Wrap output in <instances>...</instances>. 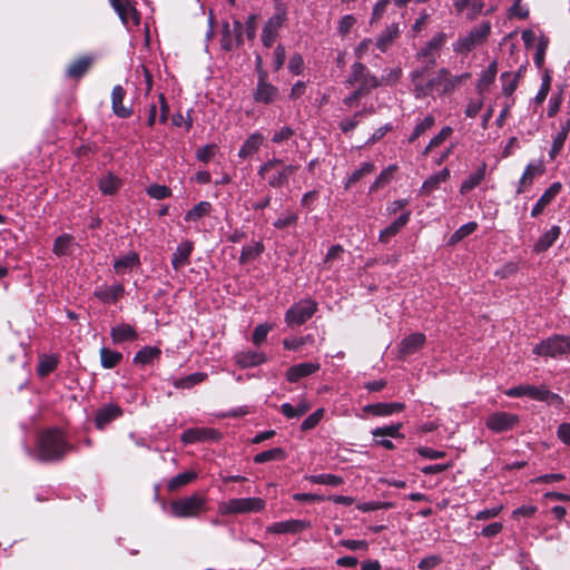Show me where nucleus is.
<instances>
[{
	"label": "nucleus",
	"mask_w": 570,
	"mask_h": 570,
	"mask_svg": "<svg viewBox=\"0 0 570 570\" xmlns=\"http://www.w3.org/2000/svg\"><path fill=\"white\" fill-rule=\"evenodd\" d=\"M278 96V88L267 81V72L259 71L257 86L253 92V99L255 102L268 105L274 102Z\"/></svg>",
	"instance_id": "nucleus-12"
},
{
	"label": "nucleus",
	"mask_w": 570,
	"mask_h": 570,
	"mask_svg": "<svg viewBox=\"0 0 570 570\" xmlns=\"http://www.w3.org/2000/svg\"><path fill=\"white\" fill-rule=\"evenodd\" d=\"M139 255L135 252H129L114 262V269L117 274H125L139 266Z\"/></svg>",
	"instance_id": "nucleus-38"
},
{
	"label": "nucleus",
	"mask_w": 570,
	"mask_h": 570,
	"mask_svg": "<svg viewBox=\"0 0 570 570\" xmlns=\"http://www.w3.org/2000/svg\"><path fill=\"white\" fill-rule=\"evenodd\" d=\"M450 169L446 167L438 173L432 174L423 181L420 188V194L425 196L431 195L433 191L440 188L442 183H445L450 178Z\"/></svg>",
	"instance_id": "nucleus-26"
},
{
	"label": "nucleus",
	"mask_w": 570,
	"mask_h": 570,
	"mask_svg": "<svg viewBox=\"0 0 570 570\" xmlns=\"http://www.w3.org/2000/svg\"><path fill=\"white\" fill-rule=\"evenodd\" d=\"M284 459H285L284 450L282 448H274V449L257 453L254 456V462L257 464H262V463H265L268 461L284 460Z\"/></svg>",
	"instance_id": "nucleus-53"
},
{
	"label": "nucleus",
	"mask_w": 570,
	"mask_h": 570,
	"mask_svg": "<svg viewBox=\"0 0 570 570\" xmlns=\"http://www.w3.org/2000/svg\"><path fill=\"white\" fill-rule=\"evenodd\" d=\"M233 24L234 27L232 29L228 22L223 23L220 46L226 51H230L242 43L243 26L237 20H235Z\"/></svg>",
	"instance_id": "nucleus-16"
},
{
	"label": "nucleus",
	"mask_w": 570,
	"mask_h": 570,
	"mask_svg": "<svg viewBox=\"0 0 570 570\" xmlns=\"http://www.w3.org/2000/svg\"><path fill=\"white\" fill-rule=\"evenodd\" d=\"M402 429V423H395L384 426H379L372 430L373 438H382V436H389V438H404V435L400 432Z\"/></svg>",
	"instance_id": "nucleus-49"
},
{
	"label": "nucleus",
	"mask_w": 570,
	"mask_h": 570,
	"mask_svg": "<svg viewBox=\"0 0 570 570\" xmlns=\"http://www.w3.org/2000/svg\"><path fill=\"white\" fill-rule=\"evenodd\" d=\"M520 72L505 71L500 76L502 92L504 96H511L518 88Z\"/></svg>",
	"instance_id": "nucleus-46"
},
{
	"label": "nucleus",
	"mask_w": 570,
	"mask_h": 570,
	"mask_svg": "<svg viewBox=\"0 0 570 570\" xmlns=\"http://www.w3.org/2000/svg\"><path fill=\"white\" fill-rule=\"evenodd\" d=\"M212 209L213 206L209 202H199L185 214L184 220L187 223H196L202 218L206 217L207 215H209Z\"/></svg>",
	"instance_id": "nucleus-43"
},
{
	"label": "nucleus",
	"mask_w": 570,
	"mask_h": 570,
	"mask_svg": "<svg viewBox=\"0 0 570 570\" xmlns=\"http://www.w3.org/2000/svg\"><path fill=\"white\" fill-rule=\"evenodd\" d=\"M324 409H317L315 412L309 414L301 424V430L308 431L314 429L324 416Z\"/></svg>",
	"instance_id": "nucleus-63"
},
{
	"label": "nucleus",
	"mask_w": 570,
	"mask_h": 570,
	"mask_svg": "<svg viewBox=\"0 0 570 570\" xmlns=\"http://www.w3.org/2000/svg\"><path fill=\"white\" fill-rule=\"evenodd\" d=\"M320 367V364L316 362H305L293 365L286 371V380L291 383H296L301 379L316 373Z\"/></svg>",
	"instance_id": "nucleus-22"
},
{
	"label": "nucleus",
	"mask_w": 570,
	"mask_h": 570,
	"mask_svg": "<svg viewBox=\"0 0 570 570\" xmlns=\"http://www.w3.org/2000/svg\"><path fill=\"white\" fill-rule=\"evenodd\" d=\"M435 124V118L432 115L425 116L422 120H420L412 134L409 136V142L415 141L421 135H423L426 130L431 129Z\"/></svg>",
	"instance_id": "nucleus-50"
},
{
	"label": "nucleus",
	"mask_w": 570,
	"mask_h": 570,
	"mask_svg": "<svg viewBox=\"0 0 570 570\" xmlns=\"http://www.w3.org/2000/svg\"><path fill=\"white\" fill-rule=\"evenodd\" d=\"M125 294V287L118 283L114 285H101L96 287L94 295L105 304L117 302Z\"/></svg>",
	"instance_id": "nucleus-21"
},
{
	"label": "nucleus",
	"mask_w": 570,
	"mask_h": 570,
	"mask_svg": "<svg viewBox=\"0 0 570 570\" xmlns=\"http://www.w3.org/2000/svg\"><path fill=\"white\" fill-rule=\"evenodd\" d=\"M544 173V165L542 160H537L529 163L519 180V187L517 188V194L522 193L523 186H529L533 183V179L537 176H540Z\"/></svg>",
	"instance_id": "nucleus-31"
},
{
	"label": "nucleus",
	"mask_w": 570,
	"mask_h": 570,
	"mask_svg": "<svg viewBox=\"0 0 570 570\" xmlns=\"http://www.w3.org/2000/svg\"><path fill=\"white\" fill-rule=\"evenodd\" d=\"M560 234V227L557 225L552 226L549 230H547L542 236L539 237V239L534 244V250L537 253L546 252L559 238Z\"/></svg>",
	"instance_id": "nucleus-40"
},
{
	"label": "nucleus",
	"mask_w": 570,
	"mask_h": 570,
	"mask_svg": "<svg viewBox=\"0 0 570 570\" xmlns=\"http://www.w3.org/2000/svg\"><path fill=\"white\" fill-rule=\"evenodd\" d=\"M298 168V165L288 164L272 170L269 174L265 175L264 178L271 187L281 188L288 183L289 177L294 175Z\"/></svg>",
	"instance_id": "nucleus-18"
},
{
	"label": "nucleus",
	"mask_w": 570,
	"mask_h": 570,
	"mask_svg": "<svg viewBox=\"0 0 570 570\" xmlns=\"http://www.w3.org/2000/svg\"><path fill=\"white\" fill-rule=\"evenodd\" d=\"M100 365L104 368L110 370L116 367L122 360V354L118 351L108 347H100L99 350Z\"/></svg>",
	"instance_id": "nucleus-45"
},
{
	"label": "nucleus",
	"mask_w": 570,
	"mask_h": 570,
	"mask_svg": "<svg viewBox=\"0 0 570 570\" xmlns=\"http://www.w3.org/2000/svg\"><path fill=\"white\" fill-rule=\"evenodd\" d=\"M404 409L405 404L402 402H380L366 404L363 406L362 411L374 416H390L394 413L402 412Z\"/></svg>",
	"instance_id": "nucleus-20"
},
{
	"label": "nucleus",
	"mask_w": 570,
	"mask_h": 570,
	"mask_svg": "<svg viewBox=\"0 0 570 570\" xmlns=\"http://www.w3.org/2000/svg\"><path fill=\"white\" fill-rule=\"evenodd\" d=\"M206 379H207L206 373L196 372V373L189 374L185 377L177 380L175 382V386L177 389H190L194 385L202 383Z\"/></svg>",
	"instance_id": "nucleus-55"
},
{
	"label": "nucleus",
	"mask_w": 570,
	"mask_h": 570,
	"mask_svg": "<svg viewBox=\"0 0 570 570\" xmlns=\"http://www.w3.org/2000/svg\"><path fill=\"white\" fill-rule=\"evenodd\" d=\"M446 36L439 32L421 49L419 56L429 58L434 51L439 50L445 42Z\"/></svg>",
	"instance_id": "nucleus-48"
},
{
	"label": "nucleus",
	"mask_w": 570,
	"mask_h": 570,
	"mask_svg": "<svg viewBox=\"0 0 570 570\" xmlns=\"http://www.w3.org/2000/svg\"><path fill=\"white\" fill-rule=\"evenodd\" d=\"M373 112H374L373 107L358 110V111L354 112L353 116L342 119L338 124V128L342 130V132L347 134L357 127V125L361 121V118H363L366 115H371Z\"/></svg>",
	"instance_id": "nucleus-41"
},
{
	"label": "nucleus",
	"mask_w": 570,
	"mask_h": 570,
	"mask_svg": "<svg viewBox=\"0 0 570 570\" xmlns=\"http://www.w3.org/2000/svg\"><path fill=\"white\" fill-rule=\"evenodd\" d=\"M264 250L262 243H255L253 245H246L242 248L239 261L244 263L250 258H255L261 255Z\"/></svg>",
	"instance_id": "nucleus-62"
},
{
	"label": "nucleus",
	"mask_w": 570,
	"mask_h": 570,
	"mask_svg": "<svg viewBox=\"0 0 570 570\" xmlns=\"http://www.w3.org/2000/svg\"><path fill=\"white\" fill-rule=\"evenodd\" d=\"M309 409L311 403L305 399H301L296 405L283 403L279 407L282 414L287 419H297L304 415Z\"/></svg>",
	"instance_id": "nucleus-39"
},
{
	"label": "nucleus",
	"mask_w": 570,
	"mask_h": 570,
	"mask_svg": "<svg viewBox=\"0 0 570 570\" xmlns=\"http://www.w3.org/2000/svg\"><path fill=\"white\" fill-rule=\"evenodd\" d=\"M562 185L559 181H556L550 185V187L540 196L538 202L531 209V216H539L544 208L557 197V195L561 191Z\"/></svg>",
	"instance_id": "nucleus-27"
},
{
	"label": "nucleus",
	"mask_w": 570,
	"mask_h": 570,
	"mask_svg": "<svg viewBox=\"0 0 570 570\" xmlns=\"http://www.w3.org/2000/svg\"><path fill=\"white\" fill-rule=\"evenodd\" d=\"M504 394L509 397H523L528 396L531 400L539 402H547L553 406H561L563 403L562 397L551 392L546 385H530V384H520L518 386L510 387L504 391Z\"/></svg>",
	"instance_id": "nucleus-3"
},
{
	"label": "nucleus",
	"mask_w": 570,
	"mask_h": 570,
	"mask_svg": "<svg viewBox=\"0 0 570 570\" xmlns=\"http://www.w3.org/2000/svg\"><path fill=\"white\" fill-rule=\"evenodd\" d=\"M497 73H498V65L495 61H492L487 67V69H484L481 72V75L479 77V80L476 83V91L480 95H483L484 92H487L489 90V88L491 87V85H493Z\"/></svg>",
	"instance_id": "nucleus-35"
},
{
	"label": "nucleus",
	"mask_w": 570,
	"mask_h": 570,
	"mask_svg": "<svg viewBox=\"0 0 570 570\" xmlns=\"http://www.w3.org/2000/svg\"><path fill=\"white\" fill-rule=\"evenodd\" d=\"M146 193L149 197L161 200L171 196L169 187L159 184H151L146 188Z\"/></svg>",
	"instance_id": "nucleus-58"
},
{
	"label": "nucleus",
	"mask_w": 570,
	"mask_h": 570,
	"mask_svg": "<svg viewBox=\"0 0 570 570\" xmlns=\"http://www.w3.org/2000/svg\"><path fill=\"white\" fill-rule=\"evenodd\" d=\"M58 360L53 355H42L37 366L39 376L45 377L56 370Z\"/></svg>",
	"instance_id": "nucleus-52"
},
{
	"label": "nucleus",
	"mask_w": 570,
	"mask_h": 570,
	"mask_svg": "<svg viewBox=\"0 0 570 570\" xmlns=\"http://www.w3.org/2000/svg\"><path fill=\"white\" fill-rule=\"evenodd\" d=\"M570 132V115L567 117H561L558 119V128L556 132L552 135V144L549 150L550 159H556V157L561 153L564 147V142Z\"/></svg>",
	"instance_id": "nucleus-13"
},
{
	"label": "nucleus",
	"mask_w": 570,
	"mask_h": 570,
	"mask_svg": "<svg viewBox=\"0 0 570 570\" xmlns=\"http://www.w3.org/2000/svg\"><path fill=\"white\" fill-rule=\"evenodd\" d=\"M532 353L537 356L559 357L570 354V335H552L542 340L533 348Z\"/></svg>",
	"instance_id": "nucleus-5"
},
{
	"label": "nucleus",
	"mask_w": 570,
	"mask_h": 570,
	"mask_svg": "<svg viewBox=\"0 0 570 570\" xmlns=\"http://www.w3.org/2000/svg\"><path fill=\"white\" fill-rule=\"evenodd\" d=\"M205 498L193 494L170 503V512L176 518H194L205 510Z\"/></svg>",
	"instance_id": "nucleus-8"
},
{
	"label": "nucleus",
	"mask_w": 570,
	"mask_h": 570,
	"mask_svg": "<svg viewBox=\"0 0 570 570\" xmlns=\"http://www.w3.org/2000/svg\"><path fill=\"white\" fill-rule=\"evenodd\" d=\"M491 32L490 22L485 21L472 28L465 36L460 37L453 43V51L466 55L478 46L482 45Z\"/></svg>",
	"instance_id": "nucleus-4"
},
{
	"label": "nucleus",
	"mask_w": 570,
	"mask_h": 570,
	"mask_svg": "<svg viewBox=\"0 0 570 570\" xmlns=\"http://www.w3.org/2000/svg\"><path fill=\"white\" fill-rule=\"evenodd\" d=\"M98 185L104 195H112L120 187V180L114 174L109 173L99 179Z\"/></svg>",
	"instance_id": "nucleus-47"
},
{
	"label": "nucleus",
	"mask_w": 570,
	"mask_h": 570,
	"mask_svg": "<svg viewBox=\"0 0 570 570\" xmlns=\"http://www.w3.org/2000/svg\"><path fill=\"white\" fill-rule=\"evenodd\" d=\"M161 350L157 346H145L140 348L134 356L132 362L140 366L151 364L154 361L159 360Z\"/></svg>",
	"instance_id": "nucleus-37"
},
{
	"label": "nucleus",
	"mask_w": 570,
	"mask_h": 570,
	"mask_svg": "<svg viewBox=\"0 0 570 570\" xmlns=\"http://www.w3.org/2000/svg\"><path fill=\"white\" fill-rule=\"evenodd\" d=\"M318 305L312 298H304L294 303L285 313V323L289 327L305 324L317 312Z\"/></svg>",
	"instance_id": "nucleus-7"
},
{
	"label": "nucleus",
	"mask_w": 570,
	"mask_h": 570,
	"mask_svg": "<svg viewBox=\"0 0 570 570\" xmlns=\"http://www.w3.org/2000/svg\"><path fill=\"white\" fill-rule=\"evenodd\" d=\"M286 19V9L282 4H277L274 14L265 22L262 30L261 39L264 47L271 48L274 45Z\"/></svg>",
	"instance_id": "nucleus-10"
},
{
	"label": "nucleus",
	"mask_w": 570,
	"mask_h": 570,
	"mask_svg": "<svg viewBox=\"0 0 570 570\" xmlns=\"http://www.w3.org/2000/svg\"><path fill=\"white\" fill-rule=\"evenodd\" d=\"M75 239L70 234H62L56 238L52 252L57 256L70 255L73 250Z\"/></svg>",
	"instance_id": "nucleus-44"
},
{
	"label": "nucleus",
	"mask_w": 570,
	"mask_h": 570,
	"mask_svg": "<svg viewBox=\"0 0 570 570\" xmlns=\"http://www.w3.org/2000/svg\"><path fill=\"white\" fill-rule=\"evenodd\" d=\"M374 164L366 161L361 165L360 168L354 170L345 181V188H350L353 184L358 181L361 178H363L365 175L371 174L374 170Z\"/></svg>",
	"instance_id": "nucleus-56"
},
{
	"label": "nucleus",
	"mask_w": 570,
	"mask_h": 570,
	"mask_svg": "<svg viewBox=\"0 0 570 570\" xmlns=\"http://www.w3.org/2000/svg\"><path fill=\"white\" fill-rule=\"evenodd\" d=\"M222 434L218 430L212 428H193L186 430L180 440L184 444H193L197 442L218 441Z\"/></svg>",
	"instance_id": "nucleus-14"
},
{
	"label": "nucleus",
	"mask_w": 570,
	"mask_h": 570,
	"mask_svg": "<svg viewBox=\"0 0 570 570\" xmlns=\"http://www.w3.org/2000/svg\"><path fill=\"white\" fill-rule=\"evenodd\" d=\"M313 342V336L311 334L301 336V337H292V338H285L283 340V346L285 350L288 351H297L302 346H304L307 343Z\"/></svg>",
	"instance_id": "nucleus-60"
},
{
	"label": "nucleus",
	"mask_w": 570,
	"mask_h": 570,
	"mask_svg": "<svg viewBox=\"0 0 570 570\" xmlns=\"http://www.w3.org/2000/svg\"><path fill=\"white\" fill-rule=\"evenodd\" d=\"M122 414L120 406L109 403L98 409L95 417V424L98 429L102 430L110 422L115 421Z\"/></svg>",
	"instance_id": "nucleus-23"
},
{
	"label": "nucleus",
	"mask_w": 570,
	"mask_h": 570,
	"mask_svg": "<svg viewBox=\"0 0 570 570\" xmlns=\"http://www.w3.org/2000/svg\"><path fill=\"white\" fill-rule=\"evenodd\" d=\"M193 249L194 244L190 240H183L177 245L171 256V266L175 271H179L189 264Z\"/></svg>",
	"instance_id": "nucleus-24"
},
{
	"label": "nucleus",
	"mask_w": 570,
	"mask_h": 570,
	"mask_svg": "<svg viewBox=\"0 0 570 570\" xmlns=\"http://www.w3.org/2000/svg\"><path fill=\"white\" fill-rule=\"evenodd\" d=\"M425 343V335L423 333H413L404 337L400 342V354L407 356L416 353Z\"/></svg>",
	"instance_id": "nucleus-29"
},
{
	"label": "nucleus",
	"mask_w": 570,
	"mask_h": 570,
	"mask_svg": "<svg viewBox=\"0 0 570 570\" xmlns=\"http://www.w3.org/2000/svg\"><path fill=\"white\" fill-rule=\"evenodd\" d=\"M264 142V136L259 131L250 134L238 151V157L242 159L249 158L256 154Z\"/></svg>",
	"instance_id": "nucleus-32"
},
{
	"label": "nucleus",
	"mask_w": 570,
	"mask_h": 570,
	"mask_svg": "<svg viewBox=\"0 0 570 570\" xmlns=\"http://www.w3.org/2000/svg\"><path fill=\"white\" fill-rule=\"evenodd\" d=\"M307 480L315 484H325L331 487H338L344 482L343 478L331 473L309 475L307 476Z\"/></svg>",
	"instance_id": "nucleus-51"
},
{
	"label": "nucleus",
	"mask_w": 570,
	"mask_h": 570,
	"mask_svg": "<svg viewBox=\"0 0 570 570\" xmlns=\"http://www.w3.org/2000/svg\"><path fill=\"white\" fill-rule=\"evenodd\" d=\"M282 166H285L283 159L273 157L259 166L257 174L261 177H265V175L269 174L274 169L281 168Z\"/></svg>",
	"instance_id": "nucleus-64"
},
{
	"label": "nucleus",
	"mask_w": 570,
	"mask_h": 570,
	"mask_svg": "<svg viewBox=\"0 0 570 570\" xmlns=\"http://www.w3.org/2000/svg\"><path fill=\"white\" fill-rule=\"evenodd\" d=\"M411 212H404L397 219H395L392 224H390L386 228L381 230L379 235V240L386 243L391 237L395 236L401 228H403L410 220Z\"/></svg>",
	"instance_id": "nucleus-33"
},
{
	"label": "nucleus",
	"mask_w": 570,
	"mask_h": 570,
	"mask_svg": "<svg viewBox=\"0 0 570 570\" xmlns=\"http://www.w3.org/2000/svg\"><path fill=\"white\" fill-rule=\"evenodd\" d=\"M346 83L353 86L358 85L357 89L367 95L372 89L381 86L379 78L372 75L368 69L361 62H354L351 67L350 76Z\"/></svg>",
	"instance_id": "nucleus-9"
},
{
	"label": "nucleus",
	"mask_w": 570,
	"mask_h": 570,
	"mask_svg": "<svg viewBox=\"0 0 570 570\" xmlns=\"http://www.w3.org/2000/svg\"><path fill=\"white\" fill-rule=\"evenodd\" d=\"M519 421V416L514 413L497 411L488 415L485 426L493 433H504L512 431Z\"/></svg>",
	"instance_id": "nucleus-11"
},
{
	"label": "nucleus",
	"mask_w": 570,
	"mask_h": 570,
	"mask_svg": "<svg viewBox=\"0 0 570 570\" xmlns=\"http://www.w3.org/2000/svg\"><path fill=\"white\" fill-rule=\"evenodd\" d=\"M397 168L399 167L396 164H392V165L387 166L384 170H382L381 174L379 175V177L373 181V184L370 188L371 191L376 190V189L381 188L382 186L389 184L392 180L393 175L397 170Z\"/></svg>",
	"instance_id": "nucleus-54"
},
{
	"label": "nucleus",
	"mask_w": 570,
	"mask_h": 570,
	"mask_svg": "<svg viewBox=\"0 0 570 570\" xmlns=\"http://www.w3.org/2000/svg\"><path fill=\"white\" fill-rule=\"evenodd\" d=\"M454 7L459 13H464L469 20L483 13V0H455Z\"/></svg>",
	"instance_id": "nucleus-28"
},
{
	"label": "nucleus",
	"mask_w": 570,
	"mask_h": 570,
	"mask_svg": "<svg viewBox=\"0 0 570 570\" xmlns=\"http://www.w3.org/2000/svg\"><path fill=\"white\" fill-rule=\"evenodd\" d=\"M400 33L399 24L392 23L387 26L376 39L375 47L381 51L385 52L393 43V41L397 38Z\"/></svg>",
	"instance_id": "nucleus-34"
},
{
	"label": "nucleus",
	"mask_w": 570,
	"mask_h": 570,
	"mask_svg": "<svg viewBox=\"0 0 570 570\" xmlns=\"http://www.w3.org/2000/svg\"><path fill=\"white\" fill-rule=\"evenodd\" d=\"M126 96V90L117 85L111 91V108L114 114L119 118H128L132 115V108L124 106L122 101Z\"/></svg>",
	"instance_id": "nucleus-25"
},
{
	"label": "nucleus",
	"mask_w": 570,
	"mask_h": 570,
	"mask_svg": "<svg viewBox=\"0 0 570 570\" xmlns=\"http://www.w3.org/2000/svg\"><path fill=\"white\" fill-rule=\"evenodd\" d=\"M92 63V58L81 57L72 61L66 70V76L69 78L78 79L82 77Z\"/></svg>",
	"instance_id": "nucleus-42"
},
{
	"label": "nucleus",
	"mask_w": 570,
	"mask_h": 570,
	"mask_svg": "<svg viewBox=\"0 0 570 570\" xmlns=\"http://www.w3.org/2000/svg\"><path fill=\"white\" fill-rule=\"evenodd\" d=\"M267 360L263 352L242 351L235 355V362L244 368L258 366Z\"/></svg>",
	"instance_id": "nucleus-30"
},
{
	"label": "nucleus",
	"mask_w": 570,
	"mask_h": 570,
	"mask_svg": "<svg viewBox=\"0 0 570 570\" xmlns=\"http://www.w3.org/2000/svg\"><path fill=\"white\" fill-rule=\"evenodd\" d=\"M426 68H419L410 73L414 96L417 99L436 94L440 97L450 96L471 78L470 72L453 76L448 68H441L428 81L424 80Z\"/></svg>",
	"instance_id": "nucleus-1"
},
{
	"label": "nucleus",
	"mask_w": 570,
	"mask_h": 570,
	"mask_svg": "<svg viewBox=\"0 0 570 570\" xmlns=\"http://www.w3.org/2000/svg\"><path fill=\"white\" fill-rule=\"evenodd\" d=\"M265 501L261 498H235L218 504V512L223 515L261 512Z\"/></svg>",
	"instance_id": "nucleus-6"
},
{
	"label": "nucleus",
	"mask_w": 570,
	"mask_h": 570,
	"mask_svg": "<svg viewBox=\"0 0 570 570\" xmlns=\"http://www.w3.org/2000/svg\"><path fill=\"white\" fill-rule=\"evenodd\" d=\"M110 337L114 344L120 345L137 341L139 334L135 326L128 323H119L110 328Z\"/></svg>",
	"instance_id": "nucleus-19"
},
{
	"label": "nucleus",
	"mask_w": 570,
	"mask_h": 570,
	"mask_svg": "<svg viewBox=\"0 0 570 570\" xmlns=\"http://www.w3.org/2000/svg\"><path fill=\"white\" fill-rule=\"evenodd\" d=\"M298 216L292 210L284 212L274 223L273 226L277 229H284L296 224Z\"/></svg>",
	"instance_id": "nucleus-59"
},
{
	"label": "nucleus",
	"mask_w": 570,
	"mask_h": 570,
	"mask_svg": "<svg viewBox=\"0 0 570 570\" xmlns=\"http://www.w3.org/2000/svg\"><path fill=\"white\" fill-rule=\"evenodd\" d=\"M563 101V91L560 89L558 92L551 95L548 101L547 115L548 117H554L562 105Z\"/></svg>",
	"instance_id": "nucleus-61"
},
{
	"label": "nucleus",
	"mask_w": 570,
	"mask_h": 570,
	"mask_svg": "<svg viewBox=\"0 0 570 570\" xmlns=\"http://www.w3.org/2000/svg\"><path fill=\"white\" fill-rule=\"evenodd\" d=\"M403 75L401 67L391 68L387 70H384V73L382 75L381 79H379V82H381V86H393L399 82Z\"/></svg>",
	"instance_id": "nucleus-57"
},
{
	"label": "nucleus",
	"mask_w": 570,
	"mask_h": 570,
	"mask_svg": "<svg viewBox=\"0 0 570 570\" xmlns=\"http://www.w3.org/2000/svg\"><path fill=\"white\" fill-rule=\"evenodd\" d=\"M110 4L118 13L122 23L129 28L130 23L138 26L140 22L138 11L129 3L128 0H109Z\"/></svg>",
	"instance_id": "nucleus-15"
},
{
	"label": "nucleus",
	"mask_w": 570,
	"mask_h": 570,
	"mask_svg": "<svg viewBox=\"0 0 570 570\" xmlns=\"http://www.w3.org/2000/svg\"><path fill=\"white\" fill-rule=\"evenodd\" d=\"M485 174L487 164L482 163L474 173L470 174L468 178L462 181L460 186V193L462 195H465L475 187H478L481 184V181L485 178Z\"/></svg>",
	"instance_id": "nucleus-36"
},
{
	"label": "nucleus",
	"mask_w": 570,
	"mask_h": 570,
	"mask_svg": "<svg viewBox=\"0 0 570 570\" xmlns=\"http://www.w3.org/2000/svg\"><path fill=\"white\" fill-rule=\"evenodd\" d=\"M26 450L39 461L51 462L62 459L71 450V446L60 430L49 429L39 435L38 444L33 452L30 449Z\"/></svg>",
	"instance_id": "nucleus-2"
},
{
	"label": "nucleus",
	"mask_w": 570,
	"mask_h": 570,
	"mask_svg": "<svg viewBox=\"0 0 570 570\" xmlns=\"http://www.w3.org/2000/svg\"><path fill=\"white\" fill-rule=\"evenodd\" d=\"M311 522L301 519H291L271 524L267 531L271 533H299L311 528Z\"/></svg>",
	"instance_id": "nucleus-17"
}]
</instances>
